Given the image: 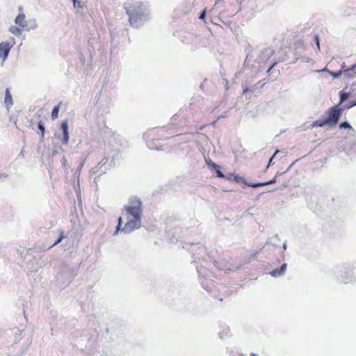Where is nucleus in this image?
I'll return each instance as SVG.
<instances>
[{
  "mask_svg": "<svg viewBox=\"0 0 356 356\" xmlns=\"http://www.w3.org/2000/svg\"><path fill=\"white\" fill-rule=\"evenodd\" d=\"M275 65V63H273L270 67V68L268 69V71H270L274 66Z\"/></svg>",
  "mask_w": 356,
  "mask_h": 356,
  "instance_id": "25",
  "label": "nucleus"
},
{
  "mask_svg": "<svg viewBox=\"0 0 356 356\" xmlns=\"http://www.w3.org/2000/svg\"><path fill=\"white\" fill-rule=\"evenodd\" d=\"M76 6H77V7H79V8H81V7H82V6H81V4H80V2H79V1H78V3H76Z\"/></svg>",
  "mask_w": 356,
  "mask_h": 356,
  "instance_id": "26",
  "label": "nucleus"
},
{
  "mask_svg": "<svg viewBox=\"0 0 356 356\" xmlns=\"http://www.w3.org/2000/svg\"><path fill=\"white\" fill-rule=\"evenodd\" d=\"M355 67H356V65H353V67L351 68L344 70V72H348L350 70H353Z\"/></svg>",
  "mask_w": 356,
  "mask_h": 356,
  "instance_id": "24",
  "label": "nucleus"
},
{
  "mask_svg": "<svg viewBox=\"0 0 356 356\" xmlns=\"http://www.w3.org/2000/svg\"><path fill=\"white\" fill-rule=\"evenodd\" d=\"M4 103L7 108H10L13 104V98L9 88H6V90Z\"/></svg>",
  "mask_w": 356,
  "mask_h": 356,
  "instance_id": "9",
  "label": "nucleus"
},
{
  "mask_svg": "<svg viewBox=\"0 0 356 356\" xmlns=\"http://www.w3.org/2000/svg\"><path fill=\"white\" fill-rule=\"evenodd\" d=\"M60 129L63 131L62 143L64 145H67L70 140V135L68 131V124L67 120L63 121L61 122Z\"/></svg>",
  "mask_w": 356,
  "mask_h": 356,
  "instance_id": "6",
  "label": "nucleus"
},
{
  "mask_svg": "<svg viewBox=\"0 0 356 356\" xmlns=\"http://www.w3.org/2000/svg\"><path fill=\"white\" fill-rule=\"evenodd\" d=\"M279 151L278 150H276L275 154H273V156L270 158V161H269V163H268V166L271 163L272 161H273V157L275 156V155Z\"/></svg>",
  "mask_w": 356,
  "mask_h": 356,
  "instance_id": "23",
  "label": "nucleus"
},
{
  "mask_svg": "<svg viewBox=\"0 0 356 356\" xmlns=\"http://www.w3.org/2000/svg\"><path fill=\"white\" fill-rule=\"evenodd\" d=\"M142 203L139 198L131 197L129 199V205L125 206L124 209L128 215V221L122 228V232L130 233L141 226Z\"/></svg>",
  "mask_w": 356,
  "mask_h": 356,
  "instance_id": "1",
  "label": "nucleus"
},
{
  "mask_svg": "<svg viewBox=\"0 0 356 356\" xmlns=\"http://www.w3.org/2000/svg\"><path fill=\"white\" fill-rule=\"evenodd\" d=\"M341 113L342 109L339 108V104L332 106L327 111V118L314 121L313 125L319 127L325 125L334 126L338 123Z\"/></svg>",
  "mask_w": 356,
  "mask_h": 356,
  "instance_id": "2",
  "label": "nucleus"
},
{
  "mask_svg": "<svg viewBox=\"0 0 356 356\" xmlns=\"http://www.w3.org/2000/svg\"><path fill=\"white\" fill-rule=\"evenodd\" d=\"M60 105H61V102H60L58 105H56L54 107L52 112H51L52 120H56L58 118Z\"/></svg>",
  "mask_w": 356,
  "mask_h": 356,
  "instance_id": "10",
  "label": "nucleus"
},
{
  "mask_svg": "<svg viewBox=\"0 0 356 356\" xmlns=\"http://www.w3.org/2000/svg\"><path fill=\"white\" fill-rule=\"evenodd\" d=\"M23 31V29H22L21 27L19 26H12L10 28V31L15 35H19L21 34L22 31Z\"/></svg>",
  "mask_w": 356,
  "mask_h": 356,
  "instance_id": "11",
  "label": "nucleus"
},
{
  "mask_svg": "<svg viewBox=\"0 0 356 356\" xmlns=\"http://www.w3.org/2000/svg\"><path fill=\"white\" fill-rule=\"evenodd\" d=\"M15 23L19 25V27L24 29L26 26V22L25 20V15L23 13L19 14L15 20Z\"/></svg>",
  "mask_w": 356,
  "mask_h": 356,
  "instance_id": "7",
  "label": "nucleus"
},
{
  "mask_svg": "<svg viewBox=\"0 0 356 356\" xmlns=\"http://www.w3.org/2000/svg\"><path fill=\"white\" fill-rule=\"evenodd\" d=\"M122 218L120 217L118 218V225L116 227V230L115 232V234H118L119 231L121 229V226H122Z\"/></svg>",
  "mask_w": 356,
  "mask_h": 356,
  "instance_id": "14",
  "label": "nucleus"
},
{
  "mask_svg": "<svg viewBox=\"0 0 356 356\" xmlns=\"http://www.w3.org/2000/svg\"><path fill=\"white\" fill-rule=\"evenodd\" d=\"M355 105H356V102H355V103H353V104H351L350 106H348V108H350V107H352V106H355Z\"/></svg>",
  "mask_w": 356,
  "mask_h": 356,
  "instance_id": "28",
  "label": "nucleus"
},
{
  "mask_svg": "<svg viewBox=\"0 0 356 356\" xmlns=\"http://www.w3.org/2000/svg\"><path fill=\"white\" fill-rule=\"evenodd\" d=\"M216 175L218 177H220V178H226L227 176H225L220 170L219 168H216Z\"/></svg>",
  "mask_w": 356,
  "mask_h": 356,
  "instance_id": "17",
  "label": "nucleus"
},
{
  "mask_svg": "<svg viewBox=\"0 0 356 356\" xmlns=\"http://www.w3.org/2000/svg\"><path fill=\"white\" fill-rule=\"evenodd\" d=\"M315 41H316V45H317L318 48L319 49L320 48V44H319V38H318V35L315 36Z\"/></svg>",
  "mask_w": 356,
  "mask_h": 356,
  "instance_id": "22",
  "label": "nucleus"
},
{
  "mask_svg": "<svg viewBox=\"0 0 356 356\" xmlns=\"http://www.w3.org/2000/svg\"><path fill=\"white\" fill-rule=\"evenodd\" d=\"M13 47V44L8 42H2L0 43V62L3 65L7 59L9 52Z\"/></svg>",
  "mask_w": 356,
  "mask_h": 356,
  "instance_id": "5",
  "label": "nucleus"
},
{
  "mask_svg": "<svg viewBox=\"0 0 356 356\" xmlns=\"http://www.w3.org/2000/svg\"><path fill=\"white\" fill-rule=\"evenodd\" d=\"M207 165H208L210 168H213L214 170H215L216 168H219V166H218L217 164H216L215 163L212 162L211 161H207Z\"/></svg>",
  "mask_w": 356,
  "mask_h": 356,
  "instance_id": "19",
  "label": "nucleus"
},
{
  "mask_svg": "<svg viewBox=\"0 0 356 356\" xmlns=\"http://www.w3.org/2000/svg\"><path fill=\"white\" fill-rule=\"evenodd\" d=\"M72 1H73V2L75 1V0H72Z\"/></svg>",
  "mask_w": 356,
  "mask_h": 356,
  "instance_id": "29",
  "label": "nucleus"
},
{
  "mask_svg": "<svg viewBox=\"0 0 356 356\" xmlns=\"http://www.w3.org/2000/svg\"><path fill=\"white\" fill-rule=\"evenodd\" d=\"M206 15V9H204L200 14L199 18L201 19H204Z\"/></svg>",
  "mask_w": 356,
  "mask_h": 356,
  "instance_id": "20",
  "label": "nucleus"
},
{
  "mask_svg": "<svg viewBox=\"0 0 356 356\" xmlns=\"http://www.w3.org/2000/svg\"><path fill=\"white\" fill-rule=\"evenodd\" d=\"M125 8L131 25L136 26L138 22L144 15L143 5L138 2H129L125 4Z\"/></svg>",
  "mask_w": 356,
  "mask_h": 356,
  "instance_id": "3",
  "label": "nucleus"
},
{
  "mask_svg": "<svg viewBox=\"0 0 356 356\" xmlns=\"http://www.w3.org/2000/svg\"><path fill=\"white\" fill-rule=\"evenodd\" d=\"M207 165H208L210 168H213L214 170H215L216 168H219V166H218L217 164H216L215 163L212 162L211 161H207Z\"/></svg>",
  "mask_w": 356,
  "mask_h": 356,
  "instance_id": "18",
  "label": "nucleus"
},
{
  "mask_svg": "<svg viewBox=\"0 0 356 356\" xmlns=\"http://www.w3.org/2000/svg\"><path fill=\"white\" fill-rule=\"evenodd\" d=\"M78 3L77 0H75V1L73 2L74 7L76 6V3Z\"/></svg>",
  "mask_w": 356,
  "mask_h": 356,
  "instance_id": "27",
  "label": "nucleus"
},
{
  "mask_svg": "<svg viewBox=\"0 0 356 356\" xmlns=\"http://www.w3.org/2000/svg\"><path fill=\"white\" fill-rule=\"evenodd\" d=\"M65 238V234H64V232H63V231L60 232V236H59L58 238V239H57V240L54 243V244L52 245V246H54V245H56L58 244V243H60V242L62 241V240H63V238Z\"/></svg>",
  "mask_w": 356,
  "mask_h": 356,
  "instance_id": "13",
  "label": "nucleus"
},
{
  "mask_svg": "<svg viewBox=\"0 0 356 356\" xmlns=\"http://www.w3.org/2000/svg\"><path fill=\"white\" fill-rule=\"evenodd\" d=\"M38 129L40 130L41 131V138H42L44 137V127L42 124L41 122H40L38 124Z\"/></svg>",
  "mask_w": 356,
  "mask_h": 356,
  "instance_id": "15",
  "label": "nucleus"
},
{
  "mask_svg": "<svg viewBox=\"0 0 356 356\" xmlns=\"http://www.w3.org/2000/svg\"><path fill=\"white\" fill-rule=\"evenodd\" d=\"M349 97V94L347 92H341L340 93V102L339 105L342 104L344 101H346Z\"/></svg>",
  "mask_w": 356,
  "mask_h": 356,
  "instance_id": "12",
  "label": "nucleus"
},
{
  "mask_svg": "<svg viewBox=\"0 0 356 356\" xmlns=\"http://www.w3.org/2000/svg\"><path fill=\"white\" fill-rule=\"evenodd\" d=\"M339 127L341 129H343V128H344V129H351L352 128L351 126L349 124V123H348L347 122H343L341 123L340 125H339Z\"/></svg>",
  "mask_w": 356,
  "mask_h": 356,
  "instance_id": "16",
  "label": "nucleus"
},
{
  "mask_svg": "<svg viewBox=\"0 0 356 356\" xmlns=\"http://www.w3.org/2000/svg\"><path fill=\"white\" fill-rule=\"evenodd\" d=\"M226 179L230 181H234L236 183H245L247 186L252 187V188H257L259 186H264L266 185H269L271 184H274L276 182V179L273 178V179L266 181V182H261V183H256V184H247L244 179L243 177L236 175V174H229L227 175Z\"/></svg>",
  "mask_w": 356,
  "mask_h": 356,
  "instance_id": "4",
  "label": "nucleus"
},
{
  "mask_svg": "<svg viewBox=\"0 0 356 356\" xmlns=\"http://www.w3.org/2000/svg\"><path fill=\"white\" fill-rule=\"evenodd\" d=\"M330 74L334 76V77H338L341 75V72L339 71L338 72H330Z\"/></svg>",
  "mask_w": 356,
  "mask_h": 356,
  "instance_id": "21",
  "label": "nucleus"
},
{
  "mask_svg": "<svg viewBox=\"0 0 356 356\" xmlns=\"http://www.w3.org/2000/svg\"><path fill=\"white\" fill-rule=\"evenodd\" d=\"M286 264H283L282 266H281V268L280 269H275L273 270H272L270 274L273 276V277H279V276H281L282 275L285 270H286Z\"/></svg>",
  "mask_w": 356,
  "mask_h": 356,
  "instance_id": "8",
  "label": "nucleus"
}]
</instances>
